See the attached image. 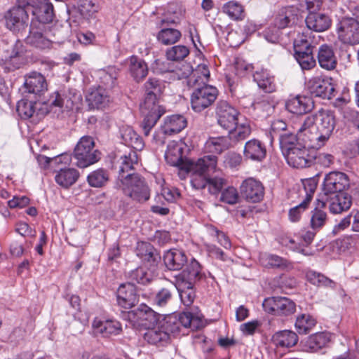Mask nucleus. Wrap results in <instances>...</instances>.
<instances>
[{"label":"nucleus","instance_id":"obj_63","mask_svg":"<svg viewBox=\"0 0 359 359\" xmlns=\"http://www.w3.org/2000/svg\"><path fill=\"white\" fill-rule=\"evenodd\" d=\"M278 242L283 246H285L292 251L299 252L304 256H311L313 255L311 251L303 248L302 244L297 243L293 238L290 236H282L279 237Z\"/></svg>","mask_w":359,"mask_h":359},{"label":"nucleus","instance_id":"obj_58","mask_svg":"<svg viewBox=\"0 0 359 359\" xmlns=\"http://www.w3.org/2000/svg\"><path fill=\"white\" fill-rule=\"evenodd\" d=\"M294 57L302 69L309 70L316 65V60L313 55V49L295 51Z\"/></svg>","mask_w":359,"mask_h":359},{"label":"nucleus","instance_id":"obj_14","mask_svg":"<svg viewBox=\"0 0 359 359\" xmlns=\"http://www.w3.org/2000/svg\"><path fill=\"white\" fill-rule=\"evenodd\" d=\"M142 121L140 127L145 136H148L159 118L164 114L165 109L161 105L147 106L141 104Z\"/></svg>","mask_w":359,"mask_h":359},{"label":"nucleus","instance_id":"obj_9","mask_svg":"<svg viewBox=\"0 0 359 359\" xmlns=\"http://www.w3.org/2000/svg\"><path fill=\"white\" fill-rule=\"evenodd\" d=\"M215 114L217 123L225 130H231L239 120L238 111L229 104L222 100L217 104Z\"/></svg>","mask_w":359,"mask_h":359},{"label":"nucleus","instance_id":"obj_30","mask_svg":"<svg viewBox=\"0 0 359 359\" xmlns=\"http://www.w3.org/2000/svg\"><path fill=\"white\" fill-rule=\"evenodd\" d=\"M286 108L292 114L302 115L312 110L313 102L309 97L297 95L286 102Z\"/></svg>","mask_w":359,"mask_h":359},{"label":"nucleus","instance_id":"obj_10","mask_svg":"<svg viewBox=\"0 0 359 359\" xmlns=\"http://www.w3.org/2000/svg\"><path fill=\"white\" fill-rule=\"evenodd\" d=\"M36 22H30L29 33L26 37L27 43L39 48H50L52 46V39H50V32L48 27H41Z\"/></svg>","mask_w":359,"mask_h":359},{"label":"nucleus","instance_id":"obj_7","mask_svg":"<svg viewBox=\"0 0 359 359\" xmlns=\"http://www.w3.org/2000/svg\"><path fill=\"white\" fill-rule=\"evenodd\" d=\"M352 18H344L337 25L339 39L344 43H359V10L353 11Z\"/></svg>","mask_w":359,"mask_h":359},{"label":"nucleus","instance_id":"obj_2","mask_svg":"<svg viewBox=\"0 0 359 359\" xmlns=\"http://www.w3.org/2000/svg\"><path fill=\"white\" fill-rule=\"evenodd\" d=\"M19 5L8 10L4 15L5 25L13 33L24 36L29 24L28 13L31 8L19 1Z\"/></svg>","mask_w":359,"mask_h":359},{"label":"nucleus","instance_id":"obj_52","mask_svg":"<svg viewBox=\"0 0 359 359\" xmlns=\"http://www.w3.org/2000/svg\"><path fill=\"white\" fill-rule=\"evenodd\" d=\"M297 15L292 13L291 8H282L277 14L274 20V26L281 29L290 27L296 22Z\"/></svg>","mask_w":359,"mask_h":359},{"label":"nucleus","instance_id":"obj_44","mask_svg":"<svg viewBox=\"0 0 359 359\" xmlns=\"http://www.w3.org/2000/svg\"><path fill=\"white\" fill-rule=\"evenodd\" d=\"M100 9L97 0H79L78 11L83 18L90 20L95 18Z\"/></svg>","mask_w":359,"mask_h":359},{"label":"nucleus","instance_id":"obj_21","mask_svg":"<svg viewBox=\"0 0 359 359\" xmlns=\"http://www.w3.org/2000/svg\"><path fill=\"white\" fill-rule=\"evenodd\" d=\"M145 97L142 104L159 105L158 100L165 89V83L156 78H149L144 85Z\"/></svg>","mask_w":359,"mask_h":359},{"label":"nucleus","instance_id":"obj_48","mask_svg":"<svg viewBox=\"0 0 359 359\" xmlns=\"http://www.w3.org/2000/svg\"><path fill=\"white\" fill-rule=\"evenodd\" d=\"M279 143L283 154H285L295 147L297 145L304 144L297 137V133L284 132L279 135Z\"/></svg>","mask_w":359,"mask_h":359},{"label":"nucleus","instance_id":"obj_47","mask_svg":"<svg viewBox=\"0 0 359 359\" xmlns=\"http://www.w3.org/2000/svg\"><path fill=\"white\" fill-rule=\"evenodd\" d=\"M194 285V284L189 285L186 282L175 281V287L179 292L180 299L186 306L191 305L195 299Z\"/></svg>","mask_w":359,"mask_h":359},{"label":"nucleus","instance_id":"obj_40","mask_svg":"<svg viewBox=\"0 0 359 359\" xmlns=\"http://www.w3.org/2000/svg\"><path fill=\"white\" fill-rule=\"evenodd\" d=\"M136 255L143 262H148V264H151L153 266L154 265H157L158 259H159L158 255L156 252L155 249L149 243H137Z\"/></svg>","mask_w":359,"mask_h":359},{"label":"nucleus","instance_id":"obj_3","mask_svg":"<svg viewBox=\"0 0 359 359\" xmlns=\"http://www.w3.org/2000/svg\"><path fill=\"white\" fill-rule=\"evenodd\" d=\"M121 187L124 194L137 202H144L150 197L147 182L138 174L128 173L121 178Z\"/></svg>","mask_w":359,"mask_h":359},{"label":"nucleus","instance_id":"obj_59","mask_svg":"<svg viewBox=\"0 0 359 359\" xmlns=\"http://www.w3.org/2000/svg\"><path fill=\"white\" fill-rule=\"evenodd\" d=\"M109 178L108 172L100 168L90 172L87 177V181L92 187H102L107 184Z\"/></svg>","mask_w":359,"mask_h":359},{"label":"nucleus","instance_id":"obj_50","mask_svg":"<svg viewBox=\"0 0 359 359\" xmlns=\"http://www.w3.org/2000/svg\"><path fill=\"white\" fill-rule=\"evenodd\" d=\"M228 136L234 144L237 142L245 140L251 133V128L248 121L239 122L231 129L229 130Z\"/></svg>","mask_w":359,"mask_h":359},{"label":"nucleus","instance_id":"obj_35","mask_svg":"<svg viewBox=\"0 0 359 359\" xmlns=\"http://www.w3.org/2000/svg\"><path fill=\"white\" fill-rule=\"evenodd\" d=\"M272 343L279 348H290L298 342L297 334L289 330H284L274 333L271 338Z\"/></svg>","mask_w":359,"mask_h":359},{"label":"nucleus","instance_id":"obj_34","mask_svg":"<svg viewBox=\"0 0 359 359\" xmlns=\"http://www.w3.org/2000/svg\"><path fill=\"white\" fill-rule=\"evenodd\" d=\"M24 57L22 56V45L20 42H17L15 45L13 53L8 57L0 60V65L8 72L19 69L23 64Z\"/></svg>","mask_w":359,"mask_h":359},{"label":"nucleus","instance_id":"obj_57","mask_svg":"<svg viewBox=\"0 0 359 359\" xmlns=\"http://www.w3.org/2000/svg\"><path fill=\"white\" fill-rule=\"evenodd\" d=\"M100 83L104 88L111 89L116 83L118 72L115 67H108L106 69H100L97 72Z\"/></svg>","mask_w":359,"mask_h":359},{"label":"nucleus","instance_id":"obj_54","mask_svg":"<svg viewBox=\"0 0 359 359\" xmlns=\"http://www.w3.org/2000/svg\"><path fill=\"white\" fill-rule=\"evenodd\" d=\"M182 148L176 142L168 145L165 153V158L168 164L172 166H178L182 160Z\"/></svg>","mask_w":359,"mask_h":359},{"label":"nucleus","instance_id":"obj_28","mask_svg":"<svg viewBox=\"0 0 359 359\" xmlns=\"http://www.w3.org/2000/svg\"><path fill=\"white\" fill-rule=\"evenodd\" d=\"M305 22L309 30L316 32H324L331 25V20L329 16L316 11H309L305 19Z\"/></svg>","mask_w":359,"mask_h":359},{"label":"nucleus","instance_id":"obj_19","mask_svg":"<svg viewBox=\"0 0 359 359\" xmlns=\"http://www.w3.org/2000/svg\"><path fill=\"white\" fill-rule=\"evenodd\" d=\"M206 278L207 276L203 271L202 266L198 261L193 258L187 264L186 268L175 276V281L186 282L190 285Z\"/></svg>","mask_w":359,"mask_h":359},{"label":"nucleus","instance_id":"obj_24","mask_svg":"<svg viewBox=\"0 0 359 359\" xmlns=\"http://www.w3.org/2000/svg\"><path fill=\"white\" fill-rule=\"evenodd\" d=\"M149 266L143 265L129 271L127 274L128 278L135 285V283L147 285L150 283L156 276V266L151 264Z\"/></svg>","mask_w":359,"mask_h":359},{"label":"nucleus","instance_id":"obj_60","mask_svg":"<svg viewBox=\"0 0 359 359\" xmlns=\"http://www.w3.org/2000/svg\"><path fill=\"white\" fill-rule=\"evenodd\" d=\"M172 299V290L162 287L158 290L152 298V304L158 308L165 307Z\"/></svg>","mask_w":359,"mask_h":359},{"label":"nucleus","instance_id":"obj_39","mask_svg":"<svg viewBox=\"0 0 359 359\" xmlns=\"http://www.w3.org/2000/svg\"><path fill=\"white\" fill-rule=\"evenodd\" d=\"M232 147H233V144L228 135L210 137L205 144L207 151L215 154H221Z\"/></svg>","mask_w":359,"mask_h":359},{"label":"nucleus","instance_id":"obj_20","mask_svg":"<svg viewBox=\"0 0 359 359\" xmlns=\"http://www.w3.org/2000/svg\"><path fill=\"white\" fill-rule=\"evenodd\" d=\"M117 304L121 307L129 309L135 306L139 302L137 288L133 283L121 284L116 291Z\"/></svg>","mask_w":359,"mask_h":359},{"label":"nucleus","instance_id":"obj_49","mask_svg":"<svg viewBox=\"0 0 359 359\" xmlns=\"http://www.w3.org/2000/svg\"><path fill=\"white\" fill-rule=\"evenodd\" d=\"M135 314L139 319L148 321V324H144L148 325V328L154 327L161 320L160 315L146 304H140L136 310Z\"/></svg>","mask_w":359,"mask_h":359},{"label":"nucleus","instance_id":"obj_55","mask_svg":"<svg viewBox=\"0 0 359 359\" xmlns=\"http://www.w3.org/2000/svg\"><path fill=\"white\" fill-rule=\"evenodd\" d=\"M325 207V202L324 200H318L317 206L313 211V214L311 219V227L315 229L321 228L326 222L327 214L324 212L322 208Z\"/></svg>","mask_w":359,"mask_h":359},{"label":"nucleus","instance_id":"obj_43","mask_svg":"<svg viewBox=\"0 0 359 359\" xmlns=\"http://www.w3.org/2000/svg\"><path fill=\"white\" fill-rule=\"evenodd\" d=\"M209 77L210 71L208 66L204 64H200L186 78H187L189 86H196L206 85L205 83L208 81Z\"/></svg>","mask_w":359,"mask_h":359},{"label":"nucleus","instance_id":"obj_11","mask_svg":"<svg viewBox=\"0 0 359 359\" xmlns=\"http://www.w3.org/2000/svg\"><path fill=\"white\" fill-rule=\"evenodd\" d=\"M139 161L137 151L130 149L125 154H117L111 161L112 168L118 171V179L121 181V178L125 179L126 175L129 172L135 169V165H137Z\"/></svg>","mask_w":359,"mask_h":359},{"label":"nucleus","instance_id":"obj_13","mask_svg":"<svg viewBox=\"0 0 359 359\" xmlns=\"http://www.w3.org/2000/svg\"><path fill=\"white\" fill-rule=\"evenodd\" d=\"M349 187V179L346 174L334 171L325 175L323 181V193L325 196L332 194L344 192Z\"/></svg>","mask_w":359,"mask_h":359},{"label":"nucleus","instance_id":"obj_22","mask_svg":"<svg viewBox=\"0 0 359 359\" xmlns=\"http://www.w3.org/2000/svg\"><path fill=\"white\" fill-rule=\"evenodd\" d=\"M30 7L33 15L31 22H36L39 26L48 27L47 24L52 22L54 16L53 6L49 1L38 2L36 6H29Z\"/></svg>","mask_w":359,"mask_h":359},{"label":"nucleus","instance_id":"obj_41","mask_svg":"<svg viewBox=\"0 0 359 359\" xmlns=\"http://www.w3.org/2000/svg\"><path fill=\"white\" fill-rule=\"evenodd\" d=\"M86 100L92 107H104L109 102L108 91L103 86L92 89L86 96Z\"/></svg>","mask_w":359,"mask_h":359},{"label":"nucleus","instance_id":"obj_6","mask_svg":"<svg viewBox=\"0 0 359 359\" xmlns=\"http://www.w3.org/2000/svg\"><path fill=\"white\" fill-rule=\"evenodd\" d=\"M191 107L196 112H201L211 106L218 96V90L211 85L191 86Z\"/></svg>","mask_w":359,"mask_h":359},{"label":"nucleus","instance_id":"obj_8","mask_svg":"<svg viewBox=\"0 0 359 359\" xmlns=\"http://www.w3.org/2000/svg\"><path fill=\"white\" fill-rule=\"evenodd\" d=\"M262 306L265 312L279 317L288 318L296 312V303L286 297L274 296L264 299Z\"/></svg>","mask_w":359,"mask_h":359},{"label":"nucleus","instance_id":"obj_51","mask_svg":"<svg viewBox=\"0 0 359 359\" xmlns=\"http://www.w3.org/2000/svg\"><path fill=\"white\" fill-rule=\"evenodd\" d=\"M222 11L232 20L241 21L245 18L244 7L237 1H230L224 4Z\"/></svg>","mask_w":359,"mask_h":359},{"label":"nucleus","instance_id":"obj_53","mask_svg":"<svg viewBox=\"0 0 359 359\" xmlns=\"http://www.w3.org/2000/svg\"><path fill=\"white\" fill-rule=\"evenodd\" d=\"M330 340L329 333L317 332L309 337L306 341V346L311 351H318L325 347Z\"/></svg>","mask_w":359,"mask_h":359},{"label":"nucleus","instance_id":"obj_31","mask_svg":"<svg viewBox=\"0 0 359 359\" xmlns=\"http://www.w3.org/2000/svg\"><path fill=\"white\" fill-rule=\"evenodd\" d=\"M93 327L97 332L100 333L104 337L118 335L122 331L121 323L115 320L102 321L95 319L93 322Z\"/></svg>","mask_w":359,"mask_h":359},{"label":"nucleus","instance_id":"obj_25","mask_svg":"<svg viewBox=\"0 0 359 359\" xmlns=\"http://www.w3.org/2000/svg\"><path fill=\"white\" fill-rule=\"evenodd\" d=\"M324 201L329 203L330 211L333 214L348 210L352 203L351 196L346 192L330 194Z\"/></svg>","mask_w":359,"mask_h":359},{"label":"nucleus","instance_id":"obj_23","mask_svg":"<svg viewBox=\"0 0 359 359\" xmlns=\"http://www.w3.org/2000/svg\"><path fill=\"white\" fill-rule=\"evenodd\" d=\"M241 191L247 201L257 203L264 197V189L262 184L254 178H248L241 187Z\"/></svg>","mask_w":359,"mask_h":359},{"label":"nucleus","instance_id":"obj_56","mask_svg":"<svg viewBox=\"0 0 359 359\" xmlns=\"http://www.w3.org/2000/svg\"><path fill=\"white\" fill-rule=\"evenodd\" d=\"M177 318L180 327L182 326L194 330L199 329L203 325L201 320L190 312H182L177 315Z\"/></svg>","mask_w":359,"mask_h":359},{"label":"nucleus","instance_id":"obj_12","mask_svg":"<svg viewBox=\"0 0 359 359\" xmlns=\"http://www.w3.org/2000/svg\"><path fill=\"white\" fill-rule=\"evenodd\" d=\"M187 119L182 115L173 114L167 116L160 132L155 133L153 138L156 143L163 144L165 143V137H161V133L170 135L178 133L187 126Z\"/></svg>","mask_w":359,"mask_h":359},{"label":"nucleus","instance_id":"obj_42","mask_svg":"<svg viewBox=\"0 0 359 359\" xmlns=\"http://www.w3.org/2000/svg\"><path fill=\"white\" fill-rule=\"evenodd\" d=\"M79 177V173L76 169L65 168L57 171L55 180L60 187L67 189L77 181Z\"/></svg>","mask_w":359,"mask_h":359},{"label":"nucleus","instance_id":"obj_37","mask_svg":"<svg viewBox=\"0 0 359 359\" xmlns=\"http://www.w3.org/2000/svg\"><path fill=\"white\" fill-rule=\"evenodd\" d=\"M144 339L149 344L160 346L166 344L170 339L167 332L163 330L158 323L154 327L148 328L144 334Z\"/></svg>","mask_w":359,"mask_h":359},{"label":"nucleus","instance_id":"obj_5","mask_svg":"<svg viewBox=\"0 0 359 359\" xmlns=\"http://www.w3.org/2000/svg\"><path fill=\"white\" fill-rule=\"evenodd\" d=\"M94 140L90 136H83L77 143L74 156L76 160V164L80 168H86L100 158V153L94 149Z\"/></svg>","mask_w":359,"mask_h":359},{"label":"nucleus","instance_id":"obj_61","mask_svg":"<svg viewBox=\"0 0 359 359\" xmlns=\"http://www.w3.org/2000/svg\"><path fill=\"white\" fill-rule=\"evenodd\" d=\"M159 325L165 331L170 338V334H175L180 331L177 314L165 316L160 321Z\"/></svg>","mask_w":359,"mask_h":359},{"label":"nucleus","instance_id":"obj_33","mask_svg":"<svg viewBox=\"0 0 359 359\" xmlns=\"http://www.w3.org/2000/svg\"><path fill=\"white\" fill-rule=\"evenodd\" d=\"M128 70L133 79L140 82L148 74V67L144 60L136 55H132L128 59Z\"/></svg>","mask_w":359,"mask_h":359},{"label":"nucleus","instance_id":"obj_1","mask_svg":"<svg viewBox=\"0 0 359 359\" xmlns=\"http://www.w3.org/2000/svg\"><path fill=\"white\" fill-rule=\"evenodd\" d=\"M217 163V158L214 155L205 156L191 163V186L196 189H202L206 187L209 176L216 170Z\"/></svg>","mask_w":359,"mask_h":359},{"label":"nucleus","instance_id":"obj_4","mask_svg":"<svg viewBox=\"0 0 359 359\" xmlns=\"http://www.w3.org/2000/svg\"><path fill=\"white\" fill-rule=\"evenodd\" d=\"M294 133H297L299 140L304 145L312 147H319L321 142L319 133L316 125L314 116H308L304 119H299L298 123L293 126Z\"/></svg>","mask_w":359,"mask_h":359},{"label":"nucleus","instance_id":"obj_18","mask_svg":"<svg viewBox=\"0 0 359 359\" xmlns=\"http://www.w3.org/2000/svg\"><path fill=\"white\" fill-rule=\"evenodd\" d=\"M151 70L154 73L163 74L170 72L173 79H182L187 77L190 72V66L187 64L182 65V67H175L170 60L156 59L151 64Z\"/></svg>","mask_w":359,"mask_h":359},{"label":"nucleus","instance_id":"obj_46","mask_svg":"<svg viewBox=\"0 0 359 359\" xmlns=\"http://www.w3.org/2000/svg\"><path fill=\"white\" fill-rule=\"evenodd\" d=\"M316 325V320L309 313H302L296 317L294 328L299 334H306Z\"/></svg>","mask_w":359,"mask_h":359},{"label":"nucleus","instance_id":"obj_26","mask_svg":"<svg viewBox=\"0 0 359 359\" xmlns=\"http://www.w3.org/2000/svg\"><path fill=\"white\" fill-rule=\"evenodd\" d=\"M24 87L27 93L40 96L47 90V83L41 73L33 72L26 76Z\"/></svg>","mask_w":359,"mask_h":359},{"label":"nucleus","instance_id":"obj_62","mask_svg":"<svg viewBox=\"0 0 359 359\" xmlns=\"http://www.w3.org/2000/svg\"><path fill=\"white\" fill-rule=\"evenodd\" d=\"M181 32L175 29H163L157 36L160 43L163 45H170L176 43L181 38Z\"/></svg>","mask_w":359,"mask_h":359},{"label":"nucleus","instance_id":"obj_36","mask_svg":"<svg viewBox=\"0 0 359 359\" xmlns=\"http://www.w3.org/2000/svg\"><path fill=\"white\" fill-rule=\"evenodd\" d=\"M318 60L320 66L326 70H332L337 66V58L334 50L331 46L326 44L320 46Z\"/></svg>","mask_w":359,"mask_h":359},{"label":"nucleus","instance_id":"obj_45","mask_svg":"<svg viewBox=\"0 0 359 359\" xmlns=\"http://www.w3.org/2000/svg\"><path fill=\"white\" fill-rule=\"evenodd\" d=\"M259 262L264 267L285 269L289 267L290 262L276 255L264 253L259 255Z\"/></svg>","mask_w":359,"mask_h":359},{"label":"nucleus","instance_id":"obj_16","mask_svg":"<svg viewBox=\"0 0 359 359\" xmlns=\"http://www.w3.org/2000/svg\"><path fill=\"white\" fill-rule=\"evenodd\" d=\"M283 155L288 165L296 168L309 167L313 161V156L309 154L307 146L304 144L297 145V147Z\"/></svg>","mask_w":359,"mask_h":359},{"label":"nucleus","instance_id":"obj_15","mask_svg":"<svg viewBox=\"0 0 359 359\" xmlns=\"http://www.w3.org/2000/svg\"><path fill=\"white\" fill-rule=\"evenodd\" d=\"M318 132L321 139L318 144L319 147L324 145L325 142L330 138L335 127L334 116L327 111H320L314 116Z\"/></svg>","mask_w":359,"mask_h":359},{"label":"nucleus","instance_id":"obj_32","mask_svg":"<svg viewBox=\"0 0 359 359\" xmlns=\"http://www.w3.org/2000/svg\"><path fill=\"white\" fill-rule=\"evenodd\" d=\"M121 138L124 144L133 148L135 151H141L144 143L142 138L130 126H124L120 130Z\"/></svg>","mask_w":359,"mask_h":359},{"label":"nucleus","instance_id":"obj_64","mask_svg":"<svg viewBox=\"0 0 359 359\" xmlns=\"http://www.w3.org/2000/svg\"><path fill=\"white\" fill-rule=\"evenodd\" d=\"M313 39L308 31L299 34L294 41V50L295 51L306 50L307 49H313Z\"/></svg>","mask_w":359,"mask_h":359},{"label":"nucleus","instance_id":"obj_29","mask_svg":"<svg viewBox=\"0 0 359 359\" xmlns=\"http://www.w3.org/2000/svg\"><path fill=\"white\" fill-rule=\"evenodd\" d=\"M163 261L168 269L178 271L187 263V257L181 250L171 249L164 254Z\"/></svg>","mask_w":359,"mask_h":359},{"label":"nucleus","instance_id":"obj_38","mask_svg":"<svg viewBox=\"0 0 359 359\" xmlns=\"http://www.w3.org/2000/svg\"><path fill=\"white\" fill-rule=\"evenodd\" d=\"M253 80L258 87L266 93L276 91V85L273 76L265 69L256 71L253 74Z\"/></svg>","mask_w":359,"mask_h":359},{"label":"nucleus","instance_id":"obj_27","mask_svg":"<svg viewBox=\"0 0 359 359\" xmlns=\"http://www.w3.org/2000/svg\"><path fill=\"white\" fill-rule=\"evenodd\" d=\"M243 156L246 159L261 162L266 156V149L263 142L257 139H252L245 142Z\"/></svg>","mask_w":359,"mask_h":359},{"label":"nucleus","instance_id":"obj_17","mask_svg":"<svg viewBox=\"0 0 359 359\" xmlns=\"http://www.w3.org/2000/svg\"><path fill=\"white\" fill-rule=\"evenodd\" d=\"M307 86L311 94L315 97L330 100L334 96V86L328 79L314 76L308 81Z\"/></svg>","mask_w":359,"mask_h":359}]
</instances>
